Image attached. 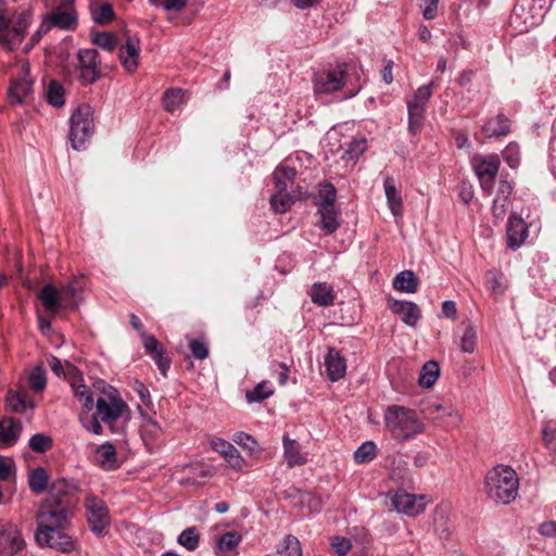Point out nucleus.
<instances>
[{
  "instance_id": "obj_31",
  "label": "nucleus",
  "mask_w": 556,
  "mask_h": 556,
  "mask_svg": "<svg viewBox=\"0 0 556 556\" xmlns=\"http://www.w3.org/2000/svg\"><path fill=\"white\" fill-rule=\"evenodd\" d=\"M419 280L414 271L403 270L393 279V288L404 293H415L418 289Z\"/></svg>"
},
{
  "instance_id": "obj_9",
  "label": "nucleus",
  "mask_w": 556,
  "mask_h": 556,
  "mask_svg": "<svg viewBox=\"0 0 556 556\" xmlns=\"http://www.w3.org/2000/svg\"><path fill=\"white\" fill-rule=\"evenodd\" d=\"M346 80V74L342 67L324 70L314 76V92L317 96L329 94L340 90Z\"/></svg>"
},
{
  "instance_id": "obj_36",
  "label": "nucleus",
  "mask_w": 556,
  "mask_h": 556,
  "mask_svg": "<svg viewBox=\"0 0 556 556\" xmlns=\"http://www.w3.org/2000/svg\"><path fill=\"white\" fill-rule=\"evenodd\" d=\"M90 11L93 21L98 24H106L111 22L115 16L111 3L101 2L99 0H92L90 2Z\"/></svg>"
},
{
  "instance_id": "obj_29",
  "label": "nucleus",
  "mask_w": 556,
  "mask_h": 556,
  "mask_svg": "<svg viewBox=\"0 0 556 556\" xmlns=\"http://www.w3.org/2000/svg\"><path fill=\"white\" fill-rule=\"evenodd\" d=\"M509 131L510 123L503 114L489 119L482 127V132L488 138L506 136Z\"/></svg>"
},
{
  "instance_id": "obj_34",
  "label": "nucleus",
  "mask_w": 556,
  "mask_h": 556,
  "mask_svg": "<svg viewBox=\"0 0 556 556\" xmlns=\"http://www.w3.org/2000/svg\"><path fill=\"white\" fill-rule=\"evenodd\" d=\"M71 387L75 397L81 403L83 407L86 409L85 413H90L94 406L93 404V395L92 392L85 386L81 381L80 377H75Z\"/></svg>"
},
{
  "instance_id": "obj_49",
  "label": "nucleus",
  "mask_w": 556,
  "mask_h": 556,
  "mask_svg": "<svg viewBox=\"0 0 556 556\" xmlns=\"http://www.w3.org/2000/svg\"><path fill=\"white\" fill-rule=\"evenodd\" d=\"M367 149V141L364 138L353 139L342 157L348 161L357 160Z\"/></svg>"
},
{
  "instance_id": "obj_7",
  "label": "nucleus",
  "mask_w": 556,
  "mask_h": 556,
  "mask_svg": "<svg viewBox=\"0 0 556 556\" xmlns=\"http://www.w3.org/2000/svg\"><path fill=\"white\" fill-rule=\"evenodd\" d=\"M86 518L90 531L97 536H104L111 525V515L105 502L89 494L84 502Z\"/></svg>"
},
{
  "instance_id": "obj_48",
  "label": "nucleus",
  "mask_w": 556,
  "mask_h": 556,
  "mask_svg": "<svg viewBox=\"0 0 556 556\" xmlns=\"http://www.w3.org/2000/svg\"><path fill=\"white\" fill-rule=\"evenodd\" d=\"M52 445V439L43 433H36L28 441L29 448L36 453H45L49 451Z\"/></svg>"
},
{
  "instance_id": "obj_51",
  "label": "nucleus",
  "mask_w": 556,
  "mask_h": 556,
  "mask_svg": "<svg viewBox=\"0 0 556 556\" xmlns=\"http://www.w3.org/2000/svg\"><path fill=\"white\" fill-rule=\"evenodd\" d=\"M92 42L96 46H99L100 48L111 52L113 51L117 46V39L114 34L112 33H98L94 34L92 37Z\"/></svg>"
},
{
  "instance_id": "obj_25",
  "label": "nucleus",
  "mask_w": 556,
  "mask_h": 556,
  "mask_svg": "<svg viewBox=\"0 0 556 556\" xmlns=\"http://www.w3.org/2000/svg\"><path fill=\"white\" fill-rule=\"evenodd\" d=\"M383 188L387 198L388 206L395 218L403 215V200L401 191L397 189L395 181L392 177H386L383 180Z\"/></svg>"
},
{
  "instance_id": "obj_15",
  "label": "nucleus",
  "mask_w": 556,
  "mask_h": 556,
  "mask_svg": "<svg viewBox=\"0 0 556 556\" xmlns=\"http://www.w3.org/2000/svg\"><path fill=\"white\" fill-rule=\"evenodd\" d=\"M33 93V79L28 68L22 67L20 77L12 80L9 88V97L16 103H25Z\"/></svg>"
},
{
  "instance_id": "obj_12",
  "label": "nucleus",
  "mask_w": 556,
  "mask_h": 556,
  "mask_svg": "<svg viewBox=\"0 0 556 556\" xmlns=\"http://www.w3.org/2000/svg\"><path fill=\"white\" fill-rule=\"evenodd\" d=\"M392 505L397 513L416 517L426 509L427 503L424 495H415L400 490L395 492L392 498Z\"/></svg>"
},
{
  "instance_id": "obj_40",
  "label": "nucleus",
  "mask_w": 556,
  "mask_h": 556,
  "mask_svg": "<svg viewBox=\"0 0 556 556\" xmlns=\"http://www.w3.org/2000/svg\"><path fill=\"white\" fill-rule=\"evenodd\" d=\"M48 473L45 468H35L28 477L29 489L35 493H41L47 489L48 485Z\"/></svg>"
},
{
  "instance_id": "obj_20",
  "label": "nucleus",
  "mask_w": 556,
  "mask_h": 556,
  "mask_svg": "<svg viewBox=\"0 0 556 556\" xmlns=\"http://www.w3.org/2000/svg\"><path fill=\"white\" fill-rule=\"evenodd\" d=\"M242 542V535L236 531H228L223 533L216 539L214 545L215 556H230L231 554H238L237 547Z\"/></svg>"
},
{
  "instance_id": "obj_18",
  "label": "nucleus",
  "mask_w": 556,
  "mask_h": 556,
  "mask_svg": "<svg viewBox=\"0 0 556 556\" xmlns=\"http://www.w3.org/2000/svg\"><path fill=\"white\" fill-rule=\"evenodd\" d=\"M76 14L73 10H56L52 12V14L42 22L41 29L43 30V33H48L52 27L68 30L74 28L76 26Z\"/></svg>"
},
{
  "instance_id": "obj_62",
  "label": "nucleus",
  "mask_w": 556,
  "mask_h": 556,
  "mask_svg": "<svg viewBox=\"0 0 556 556\" xmlns=\"http://www.w3.org/2000/svg\"><path fill=\"white\" fill-rule=\"evenodd\" d=\"M224 458L232 469L238 471L243 469L244 459L237 448Z\"/></svg>"
},
{
  "instance_id": "obj_39",
  "label": "nucleus",
  "mask_w": 556,
  "mask_h": 556,
  "mask_svg": "<svg viewBox=\"0 0 556 556\" xmlns=\"http://www.w3.org/2000/svg\"><path fill=\"white\" fill-rule=\"evenodd\" d=\"M274 394V388L267 380L261 381L252 390L248 391L245 397L249 403L262 402Z\"/></svg>"
},
{
  "instance_id": "obj_21",
  "label": "nucleus",
  "mask_w": 556,
  "mask_h": 556,
  "mask_svg": "<svg viewBox=\"0 0 556 556\" xmlns=\"http://www.w3.org/2000/svg\"><path fill=\"white\" fill-rule=\"evenodd\" d=\"M325 367L327 377L331 381L340 380L346 372L345 359L333 348H330L325 356Z\"/></svg>"
},
{
  "instance_id": "obj_32",
  "label": "nucleus",
  "mask_w": 556,
  "mask_h": 556,
  "mask_svg": "<svg viewBox=\"0 0 556 556\" xmlns=\"http://www.w3.org/2000/svg\"><path fill=\"white\" fill-rule=\"evenodd\" d=\"M318 214L320 215L319 225L326 235L333 233L340 227V213L334 208V206H321L318 208Z\"/></svg>"
},
{
  "instance_id": "obj_2",
  "label": "nucleus",
  "mask_w": 556,
  "mask_h": 556,
  "mask_svg": "<svg viewBox=\"0 0 556 556\" xmlns=\"http://www.w3.org/2000/svg\"><path fill=\"white\" fill-rule=\"evenodd\" d=\"M121 419L127 422L130 419V410L126 402L111 386L104 390L103 395L97 399L93 414H79L83 428L96 435L103 434L102 424H106L112 433H122L124 426L116 425Z\"/></svg>"
},
{
  "instance_id": "obj_11",
  "label": "nucleus",
  "mask_w": 556,
  "mask_h": 556,
  "mask_svg": "<svg viewBox=\"0 0 556 556\" xmlns=\"http://www.w3.org/2000/svg\"><path fill=\"white\" fill-rule=\"evenodd\" d=\"M25 547L21 531L11 522L0 520V554L12 556Z\"/></svg>"
},
{
  "instance_id": "obj_56",
  "label": "nucleus",
  "mask_w": 556,
  "mask_h": 556,
  "mask_svg": "<svg viewBox=\"0 0 556 556\" xmlns=\"http://www.w3.org/2000/svg\"><path fill=\"white\" fill-rule=\"evenodd\" d=\"M513 192L511 185L506 180H501L497 186L496 195L494 200H502L501 202L508 205L511 204L510 194Z\"/></svg>"
},
{
  "instance_id": "obj_47",
  "label": "nucleus",
  "mask_w": 556,
  "mask_h": 556,
  "mask_svg": "<svg viewBox=\"0 0 556 556\" xmlns=\"http://www.w3.org/2000/svg\"><path fill=\"white\" fill-rule=\"evenodd\" d=\"M477 346V331L472 325H468L459 343V349L464 353H473Z\"/></svg>"
},
{
  "instance_id": "obj_58",
  "label": "nucleus",
  "mask_w": 556,
  "mask_h": 556,
  "mask_svg": "<svg viewBox=\"0 0 556 556\" xmlns=\"http://www.w3.org/2000/svg\"><path fill=\"white\" fill-rule=\"evenodd\" d=\"M434 527H435V531L438 532V534L441 539L447 540L451 536L452 531L447 525V519L443 514L438 515L435 517Z\"/></svg>"
},
{
  "instance_id": "obj_3",
  "label": "nucleus",
  "mask_w": 556,
  "mask_h": 556,
  "mask_svg": "<svg viewBox=\"0 0 556 556\" xmlns=\"http://www.w3.org/2000/svg\"><path fill=\"white\" fill-rule=\"evenodd\" d=\"M383 420L393 440L403 443L425 431V424L417 410L402 405H389Z\"/></svg>"
},
{
  "instance_id": "obj_22",
  "label": "nucleus",
  "mask_w": 556,
  "mask_h": 556,
  "mask_svg": "<svg viewBox=\"0 0 556 556\" xmlns=\"http://www.w3.org/2000/svg\"><path fill=\"white\" fill-rule=\"evenodd\" d=\"M94 463L101 469L106 471L117 469L119 464L117 460L115 446L110 442H105L98 446L94 453Z\"/></svg>"
},
{
  "instance_id": "obj_14",
  "label": "nucleus",
  "mask_w": 556,
  "mask_h": 556,
  "mask_svg": "<svg viewBox=\"0 0 556 556\" xmlns=\"http://www.w3.org/2000/svg\"><path fill=\"white\" fill-rule=\"evenodd\" d=\"M529 235L526 222L516 215H510L506 228L507 245L511 250L519 249L526 243Z\"/></svg>"
},
{
  "instance_id": "obj_8",
  "label": "nucleus",
  "mask_w": 556,
  "mask_h": 556,
  "mask_svg": "<svg viewBox=\"0 0 556 556\" xmlns=\"http://www.w3.org/2000/svg\"><path fill=\"white\" fill-rule=\"evenodd\" d=\"M500 164L501 162L496 154L477 155L472 159L475 173L484 191H491Z\"/></svg>"
},
{
  "instance_id": "obj_44",
  "label": "nucleus",
  "mask_w": 556,
  "mask_h": 556,
  "mask_svg": "<svg viewBox=\"0 0 556 556\" xmlns=\"http://www.w3.org/2000/svg\"><path fill=\"white\" fill-rule=\"evenodd\" d=\"M377 447L372 441H366L357 447L354 452V460L357 464H366L372 460L376 456Z\"/></svg>"
},
{
  "instance_id": "obj_42",
  "label": "nucleus",
  "mask_w": 556,
  "mask_h": 556,
  "mask_svg": "<svg viewBox=\"0 0 556 556\" xmlns=\"http://www.w3.org/2000/svg\"><path fill=\"white\" fill-rule=\"evenodd\" d=\"M46 94H47L48 102L51 105H53L55 108H61L64 105L65 90L59 81L51 80L48 85Z\"/></svg>"
},
{
  "instance_id": "obj_55",
  "label": "nucleus",
  "mask_w": 556,
  "mask_h": 556,
  "mask_svg": "<svg viewBox=\"0 0 556 556\" xmlns=\"http://www.w3.org/2000/svg\"><path fill=\"white\" fill-rule=\"evenodd\" d=\"M211 447L215 452L219 453L223 457H226L228 454L236 450V447L230 442L220 438L212 439Z\"/></svg>"
},
{
  "instance_id": "obj_6",
  "label": "nucleus",
  "mask_w": 556,
  "mask_h": 556,
  "mask_svg": "<svg viewBox=\"0 0 556 556\" xmlns=\"http://www.w3.org/2000/svg\"><path fill=\"white\" fill-rule=\"evenodd\" d=\"M29 24V14L22 13L15 21H12L5 16L4 10L0 8V45L8 50L17 48L23 41Z\"/></svg>"
},
{
  "instance_id": "obj_54",
  "label": "nucleus",
  "mask_w": 556,
  "mask_h": 556,
  "mask_svg": "<svg viewBox=\"0 0 556 556\" xmlns=\"http://www.w3.org/2000/svg\"><path fill=\"white\" fill-rule=\"evenodd\" d=\"M545 446L556 455V421H548L543 428Z\"/></svg>"
},
{
  "instance_id": "obj_63",
  "label": "nucleus",
  "mask_w": 556,
  "mask_h": 556,
  "mask_svg": "<svg viewBox=\"0 0 556 556\" xmlns=\"http://www.w3.org/2000/svg\"><path fill=\"white\" fill-rule=\"evenodd\" d=\"M146 351L153 356L163 349L160 346L157 340L153 336H149L144 332L141 334Z\"/></svg>"
},
{
  "instance_id": "obj_4",
  "label": "nucleus",
  "mask_w": 556,
  "mask_h": 556,
  "mask_svg": "<svg viewBox=\"0 0 556 556\" xmlns=\"http://www.w3.org/2000/svg\"><path fill=\"white\" fill-rule=\"evenodd\" d=\"M483 488L489 500L508 505L518 495L519 479L511 467L497 465L485 473Z\"/></svg>"
},
{
  "instance_id": "obj_16",
  "label": "nucleus",
  "mask_w": 556,
  "mask_h": 556,
  "mask_svg": "<svg viewBox=\"0 0 556 556\" xmlns=\"http://www.w3.org/2000/svg\"><path fill=\"white\" fill-rule=\"evenodd\" d=\"M23 430V424L18 419L4 417L0 420V447L7 448L16 444Z\"/></svg>"
},
{
  "instance_id": "obj_45",
  "label": "nucleus",
  "mask_w": 556,
  "mask_h": 556,
  "mask_svg": "<svg viewBox=\"0 0 556 556\" xmlns=\"http://www.w3.org/2000/svg\"><path fill=\"white\" fill-rule=\"evenodd\" d=\"M486 283L495 296L502 295L506 289L504 275L497 270L486 273Z\"/></svg>"
},
{
  "instance_id": "obj_26",
  "label": "nucleus",
  "mask_w": 556,
  "mask_h": 556,
  "mask_svg": "<svg viewBox=\"0 0 556 556\" xmlns=\"http://www.w3.org/2000/svg\"><path fill=\"white\" fill-rule=\"evenodd\" d=\"M141 438L149 450H153L162 444V428L152 418L146 417L141 425Z\"/></svg>"
},
{
  "instance_id": "obj_30",
  "label": "nucleus",
  "mask_w": 556,
  "mask_h": 556,
  "mask_svg": "<svg viewBox=\"0 0 556 556\" xmlns=\"http://www.w3.org/2000/svg\"><path fill=\"white\" fill-rule=\"evenodd\" d=\"M336 294L331 286L319 282L314 283L311 290V299L313 303L319 306H330L333 304Z\"/></svg>"
},
{
  "instance_id": "obj_50",
  "label": "nucleus",
  "mask_w": 556,
  "mask_h": 556,
  "mask_svg": "<svg viewBox=\"0 0 556 556\" xmlns=\"http://www.w3.org/2000/svg\"><path fill=\"white\" fill-rule=\"evenodd\" d=\"M282 544V548L277 551L282 556H302L300 541L294 535H286Z\"/></svg>"
},
{
  "instance_id": "obj_38",
  "label": "nucleus",
  "mask_w": 556,
  "mask_h": 556,
  "mask_svg": "<svg viewBox=\"0 0 556 556\" xmlns=\"http://www.w3.org/2000/svg\"><path fill=\"white\" fill-rule=\"evenodd\" d=\"M177 543L189 552H193L199 547L200 534L195 527H189L180 532Z\"/></svg>"
},
{
  "instance_id": "obj_53",
  "label": "nucleus",
  "mask_w": 556,
  "mask_h": 556,
  "mask_svg": "<svg viewBox=\"0 0 556 556\" xmlns=\"http://www.w3.org/2000/svg\"><path fill=\"white\" fill-rule=\"evenodd\" d=\"M503 159L510 168H517L520 163V151L518 144L511 142L503 151Z\"/></svg>"
},
{
  "instance_id": "obj_13",
  "label": "nucleus",
  "mask_w": 556,
  "mask_h": 556,
  "mask_svg": "<svg viewBox=\"0 0 556 556\" xmlns=\"http://www.w3.org/2000/svg\"><path fill=\"white\" fill-rule=\"evenodd\" d=\"M388 307L393 314L401 316V320L410 327L416 326L421 317L418 305L410 301L396 300L390 296Z\"/></svg>"
},
{
  "instance_id": "obj_46",
  "label": "nucleus",
  "mask_w": 556,
  "mask_h": 556,
  "mask_svg": "<svg viewBox=\"0 0 556 556\" xmlns=\"http://www.w3.org/2000/svg\"><path fill=\"white\" fill-rule=\"evenodd\" d=\"M185 92L181 89H169L164 93V108L168 112L176 111L184 102Z\"/></svg>"
},
{
  "instance_id": "obj_5",
  "label": "nucleus",
  "mask_w": 556,
  "mask_h": 556,
  "mask_svg": "<svg viewBox=\"0 0 556 556\" xmlns=\"http://www.w3.org/2000/svg\"><path fill=\"white\" fill-rule=\"evenodd\" d=\"M70 140L73 149L83 150L93 134V112L90 105L80 104L70 118Z\"/></svg>"
},
{
  "instance_id": "obj_24",
  "label": "nucleus",
  "mask_w": 556,
  "mask_h": 556,
  "mask_svg": "<svg viewBox=\"0 0 556 556\" xmlns=\"http://www.w3.org/2000/svg\"><path fill=\"white\" fill-rule=\"evenodd\" d=\"M76 491L77 485L74 482L66 479H58L52 482L47 497H54V500L67 502L70 507H74Z\"/></svg>"
},
{
  "instance_id": "obj_19",
  "label": "nucleus",
  "mask_w": 556,
  "mask_h": 556,
  "mask_svg": "<svg viewBox=\"0 0 556 556\" xmlns=\"http://www.w3.org/2000/svg\"><path fill=\"white\" fill-rule=\"evenodd\" d=\"M84 281L81 278L73 279L68 285L62 287L59 291L60 301L63 308H75L81 301Z\"/></svg>"
},
{
  "instance_id": "obj_1",
  "label": "nucleus",
  "mask_w": 556,
  "mask_h": 556,
  "mask_svg": "<svg viewBox=\"0 0 556 556\" xmlns=\"http://www.w3.org/2000/svg\"><path fill=\"white\" fill-rule=\"evenodd\" d=\"M73 518V507L64 501L46 497L37 513L36 541L62 553L75 548L72 536L66 532Z\"/></svg>"
},
{
  "instance_id": "obj_17",
  "label": "nucleus",
  "mask_w": 556,
  "mask_h": 556,
  "mask_svg": "<svg viewBox=\"0 0 556 556\" xmlns=\"http://www.w3.org/2000/svg\"><path fill=\"white\" fill-rule=\"evenodd\" d=\"M140 54V40L137 36H129L126 43L121 47L119 60L124 68L131 73L138 67Z\"/></svg>"
},
{
  "instance_id": "obj_52",
  "label": "nucleus",
  "mask_w": 556,
  "mask_h": 556,
  "mask_svg": "<svg viewBox=\"0 0 556 556\" xmlns=\"http://www.w3.org/2000/svg\"><path fill=\"white\" fill-rule=\"evenodd\" d=\"M47 384L46 372L41 367H36L29 375V386L34 392H41Z\"/></svg>"
},
{
  "instance_id": "obj_57",
  "label": "nucleus",
  "mask_w": 556,
  "mask_h": 556,
  "mask_svg": "<svg viewBox=\"0 0 556 556\" xmlns=\"http://www.w3.org/2000/svg\"><path fill=\"white\" fill-rule=\"evenodd\" d=\"M331 547L338 556H345L350 552L352 544L346 538L334 536Z\"/></svg>"
},
{
  "instance_id": "obj_43",
  "label": "nucleus",
  "mask_w": 556,
  "mask_h": 556,
  "mask_svg": "<svg viewBox=\"0 0 556 556\" xmlns=\"http://www.w3.org/2000/svg\"><path fill=\"white\" fill-rule=\"evenodd\" d=\"M294 198L291 197L287 191H278L271 195L270 205L276 213L287 212L293 204Z\"/></svg>"
},
{
  "instance_id": "obj_23",
  "label": "nucleus",
  "mask_w": 556,
  "mask_h": 556,
  "mask_svg": "<svg viewBox=\"0 0 556 556\" xmlns=\"http://www.w3.org/2000/svg\"><path fill=\"white\" fill-rule=\"evenodd\" d=\"M434 81L420 86L407 101V111L425 114L427 104L432 97Z\"/></svg>"
},
{
  "instance_id": "obj_64",
  "label": "nucleus",
  "mask_w": 556,
  "mask_h": 556,
  "mask_svg": "<svg viewBox=\"0 0 556 556\" xmlns=\"http://www.w3.org/2000/svg\"><path fill=\"white\" fill-rule=\"evenodd\" d=\"M422 14L426 20H433L437 16L439 0H421Z\"/></svg>"
},
{
  "instance_id": "obj_35",
  "label": "nucleus",
  "mask_w": 556,
  "mask_h": 556,
  "mask_svg": "<svg viewBox=\"0 0 556 556\" xmlns=\"http://www.w3.org/2000/svg\"><path fill=\"white\" fill-rule=\"evenodd\" d=\"M440 377V367L435 361H428L421 367L418 383L421 388H432Z\"/></svg>"
},
{
  "instance_id": "obj_37",
  "label": "nucleus",
  "mask_w": 556,
  "mask_h": 556,
  "mask_svg": "<svg viewBox=\"0 0 556 556\" xmlns=\"http://www.w3.org/2000/svg\"><path fill=\"white\" fill-rule=\"evenodd\" d=\"M296 172L289 166H279L274 173V181L278 191H287L293 184Z\"/></svg>"
},
{
  "instance_id": "obj_28",
  "label": "nucleus",
  "mask_w": 556,
  "mask_h": 556,
  "mask_svg": "<svg viewBox=\"0 0 556 556\" xmlns=\"http://www.w3.org/2000/svg\"><path fill=\"white\" fill-rule=\"evenodd\" d=\"M282 443L283 456L289 467L301 466L306 463V456L295 440L285 435Z\"/></svg>"
},
{
  "instance_id": "obj_33",
  "label": "nucleus",
  "mask_w": 556,
  "mask_h": 556,
  "mask_svg": "<svg viewBox=\"0 0 556 556\" xmlns=\"http://www.w3.org/2000/svg\"><path fill=\"white\" fill-rule=\"evenodd\" d=\"M39 299L42 302V305L46 311L51 313H58L61 308H63V304L60 301L59 290L55 289L52 285H46L38 294Z\"/></svg>"
},
{
  "instance_id": "obj_59",
  "label": "nucleus",
  "mask_w": 556,
  "mask_h": 556,
  "mask_svg": "<svg viewBox=\"0 0 556 556\" xmlns=\"http://www.w3.org/2000/svg\"><path fill=\"white\" fill-rule=\"evenodd\" d=\"M425 114L408 112V131L410 135H417L424 124Z\"/></svg>"
},
{
  "instance_id": "obj_61",
  "label": "nucleus",
  "mask_w": 556,
  "mask_h": 556,
  "mask_svg": "<svg viewBox=\"0 0 556 556\" xmlns=\"http://www.w3.org/2000/svg\"><path fill=\"white\" fill-rule=\"evenodd\" d=\"M187 2L188 0H159L156 5L165 11L179 12L186 7Z\"/></svg>"
},
{
  "instance_id": "obj_41",
  "label": "nucleus",
  "mask_w": 556,
  "mask_h": 556,
  "mask_svg": "<svg viewBox=\"0 0 556 556\" xmlns=\"http://www.w3.org/2000/svg\"><path fill=\"white\" fill-rule=\"evenodd\" d=\"M337 198V191L332 184H325L320 186L318 194L315 198V204L317 207H330L334 206Z\"/></svg>"
},
{
  "instance_id": "obj_60",
  "label": "nucleus",
  "mask_w": 556,
  "mask_h": 556,
  "mask_svg": "<svg viewBox=\"0 0 556 556\" xmlns=\"http://www.w3.org/2000/svg\"><path fill=\"white\" fill-rule=\"evenodd\" d=\"M190 350L198 359H205L208 356V349L204 341L195 339L190 342Z\"/></svg>"
},
{
  "instance_id": "obj_10",
  "label": "nucleus",
  "mask_w": 556,
  "mask_h": 556,
  "mask_svg": "<svg viewBox=\"0 0 556 556\" xmlns=\"http://www.w3.org/2000/svg\"><path fill=\"white\" fill-rule=\"evenodd\" d=\"M79 79L84 85H91L100 77L98 51L96 49H80L77 52Z\"/></svg>"
},
{
  "instance_id": "obj_27",
  "label": "nucleus",
  "mask_w": 556,
  "mask_h": 556,
  "mask_svg": "<svg viewBox=\"0 0 556 556\" xmlns=\"http://www.w3.org/2000/svg\"><path fill=\"white\" fill-rule=\"evenodd\" d=\"M7 405L10 410L17 414H24L27 409H34L35 407V403L24 389L9 391L7 394Z\"/></svg>"
}]
</instances>
